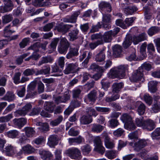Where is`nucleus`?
<instances>
[{"instance_id": "58836bf2", "label": "nucleus", "mask_w": 160, "mask_h": 160, "mask_svg": "<svg viewBox=\"0 0 160 160\" xmlns=\"http://www.w3.org/2000/svg\"><path fill=\"white\" fill-rule=\"evenodd\" d=\"M104 127L102 126L99 124H95L93 125L92 130L94 132L100 133L104 129Z\"/></svg>"}, {"instance_id": "72a5a7b5", "label": "nucleus", "mask_w": 160, "mask_h": 160, "mask_svg": "<svg viewBox=\"0 0 160 160\" xmlns=\"http://www.w3.org/2000/svg\"><path fill=\"white\" fill-rule=\"evenodd\" d=\"M113 54L115 57H118L121 54L122 51L121 47L118 45H115L113 48Z\"/></svg>"}, {"instance_id": "e2e57ef3", "label": "nucleus", "mask_w": 160, "mask_h": 160, "mask_svg": "<svg viewBox=\"0 0 160 160\" xmlns=\"http://www.w3.org/2000/svg\"><path fill=\"white\" fill-rule=\"evenodd\" d=\"M101 83L102 88L105 90H106L109 87V83L105 79H102L101 82Z\"/></svg>"}, {"instance_id": "6e6d98bb", "label": "nucleus", "mask_w": 160, "mask_h": 160, "mask_svg": "<svg viewBox=\"0 0 160 160\" xmlns=\"http://www.w3.org/2000/svg\"><path fill=\"white\" fill-rule=\"evenodd\" d=\"M50 70L49 67H47L45 69H42L37 72L36 74H46L49 73Z\"/></svg>"}, {"instance_id": "4be33fe9", "label": "nucleus", "mask_w": 160, "mask_h": 160, "mask_svg": "<svg viewBox=\"0 0 160 160\" xmlns=\"http://www.w3.org/2000/svg\"><path fill=\"white\" fill-rule=\"evenodd\" d=\"M48 144L51 147H53L58 143V139L55 135H51L48 138Z\"/></svg>"}, {"instance_id": "f8f14e48", "label": "nucleus", "mask_w": 160, "mask_h": 160, "mask_svg": "<svg viewBox=\"0 0 160 160\" xmlns=\"http://www.w3.org/2000/svg\"><path fill=\"white\" fill-rule=\"evenodd\" d=\"M70 98V95L68 93H65L62 96H58L56 98L55 101L58 104L61 102H65Z\"/></svg>"}, {"instance_id": "f3484780", "label": "nucleus", "mask_w": 160, "mask_h": 160, "mask_svg": "<svg viewBox=\"0 0 160 160\" xmlns=\"http://www.w3.org/2000/svg\"><path fill=\"white\" fill-rule=\"evenodd\" d=\"M3 2L4 6L3 8V11L2 12H6L12 9L13 5L10 0H3Z\"/></svg>"}, {"instance_id": "7c9ffc66", "label": "nucleus", "mask_w": 160, "mask_h": 160, "mask_svg": "<svg viewBox=\"0 0 160 160\" xmlns=\"http://www.w3.org/2000/svg\"><path fill=\"white\" fill-rule=\"evenodd\" d=\"M59 39L58 38H54L53 39L49 46V48L51 49V50L49 51V52L51 53L52 51H54L56 49L57 45L59 42Z\"/></svg>"}, {"instance_id": "c756f323", "label": "nucleus", "mask_w": 160, "mask_h": 160, "mask_svg": "<svg viewBox=\"0 0 160 160\" xmlns=\"http://www.w3.org/2000/svg\"><path fill=\"white\" fill-rule=\"evenodd\" d=\"M36 125L39 126L38 129L41 132L47 131L49 130V126L47 123L38 122Z\"/></svg>"}, {"instance_id": "09e8293b", "label": "nucleus", "mask_w": 160, "mask_h": 160, "mask_svg": "<svg viewBox=\"0 0 160 160\" xmlns=\"http://www.w3.org/2000/svg\"><path fill=\"white\" fill-rule=\"evenodd\" d=\"M145 106L142 103H141L138 107L137 112L139 115H143L145 111Z\"/></svg>"}, {"instance_id": "864d4df0", "label": "nucleus", "mask_w": 160, "mask_h": 160, "mask_svg": "<svg viewBox=\"0 0 160 160\" xmlns=\"http://www.w3.org/2000/svg\"><path fill=\"white\" fill-rule=\"evenodd\" d=\"M45 138L42 137H39L36 138L33 141V142L37 145L42 144L45 141Z\"/></svg>"}, {"instance_id": "c9c22d12", "label": "nucleus", "mask_w": 160, "mask_h": 160, "mask_svg": "<svg viewBox=\"0 0 160 160\" xmlns=\"http://www.w3.org/2000/svg\"><path fill=\"white\" fill-rule=\"evenodd\" d=\"M52 60L53 59L50 56L43 57L42 60L39 62L38 65L40 66L43 63L51 62Z\"/></svg>"}, {"instance_id": "4c0bfd02", "label": "nucleus", "mask_w": 160, "mask_h": 160, "mask_svg": "<svg viewBox=\"0 0 160 160\" xmlns=\"http://www.w3.org/2000/svg\"><path fill=\"white\" fill-rule=\"evenodd\" d=\"M78 33V31L76 29L70 32L68 34L69 39L70 41H73L77 38V35Z\"/></svg>"}, {"instance_id": "6e6552de", "label": "nucleus", "mask_w": 160, "mask_h": 160, "mask_svg": "<svg viewBox=\"0 0 160 160\" xmlns=\"http://www.w3.org/2000/svg\"><path fill=\"white\" fill-rule=\"evenodd\" d=\"M72 27V26L70 24H64L61 23L57 26V29L59 32L65 33L68 31L69 29Z\"/></svg>"}, {"instance_id": "8fccbe9b", "label": "nucleus", "mask_w": 160, "mask_h": 160, "mask_svg": "<svg viewBox=\"0 0 160 160\" xmlns=\"http://www.w3.org/2000/svg\"><path fill=\"white\" fill-rule=\"evenodd\" d=\"M62 117L60 116L57 119L52 121L50 123V124L52 126H57L62 121Z\"/></svg>"}, {"instance_id": "20e7f679", "label": "nucleus", "mask_w": 160, "mask_h": 160, "mask_svg": "<svg viewBox=\"0 0 160 160\" xmlns=\"http://www.w3.org/2000/svg\"><path fill=\"white\" fill-rule=\"evenodd\" d=\"M143 73L142 68H139L138 69L134 71L130 78L131 81L137 82L140 80L143 81Z\"/></svg>"}, {"instance_id": "cd10ccee", "label": "nucleus", "mask_w": 160, "mask_h": 160, "mask_svg": "<svg viewBox=\"0 0 160 160\" xmlns=\"http://www.w3.org/2000/svg\"><path fill=\"white\" fill-rule=\"evenodd\" d=\"M99 7L102 10L106 8L108 12L111 11V7L110 4L105 2H101L99 5Z\"/></svg>"}, {"instance_id": "b1692460", "label": "nucleus", "mask_w": 160, "mask_h": 160, "mask_svg": "<svg viewBox=\"0 0 160 160\" xmlns=\"http://www.w3.org/2000/svg\"><path fill=\"white\" fill-rule=\"evenodd\" d=\"M78 54V49L77 48H72L70 49L69 52L66 55V57L67 59H70L73 57L77 56Z\"/></svg>"}, {"instance_id": "9b49d317", "label": "nucleus", "mask_w": 160, "mask_h": 160, "mask_svg": "<svg viewBox=\"0 0 160 160\" xmlns=\"http://www.w3.org/2000/svg\"><path fill=\"white\" fill-rule=\"evenodd\" d=\"M132 38V41L134 44H137L139 42L146 39V34L145 33H142L138 36H134Z\"/></svg>"}, {"instance_id": "0e129e2a", "label": "nucleus", "mask_w": 160, "mask_h": 160, "mask_svg": "<svg viewBox=\"0 0 160 160\" xmlns=\"http://www.w3.org/2000/svg\"><path fill=\"white\" fill-rule=\"evenodd\" d=\"M12 27L13 26H11L10 25H8L4 29V33L8 34H10L15 32V31L12 29Z\"/></svg>"}, {"instance_id": "2eb2a0df", "label": "nucleus", "mask_w": 160, "mask_h": 160, "mask_svg": "<svg viewBox=\"0 0 160 160\" xmlns=\"http://www.w3.org/2000/svg\"><path fill=\"white\" fill-rule=\"evenodd\" d=\"M112 37L111 30L106 32L103 35H102V38H101V40L100 41H102V43L104 42H110L112 40Z\"/></svg>"}, {"instance_id": "f704fd0d", "label": "nucleus", "mask_w": 160, "mask_h": 160, "mask_svg": "<svg viewBox=\"0 0 160 160\" xmlns=\"http://www.w3.org/2000/svg\"><path fill=\"white\" fill-rule=\"evenodd\" d=\"M89 69L92 70L93 71H96L100 72H104V69L102 67H99L98 65L95 63L92 64L90 67Z\"/></svg>"}, {"instance_id": "a19ab883", "label": "nucleus", "mask_w": 160, "mask_h": 160, "mask_svg": "<svg viewBox=\"0 0 160 160\" xmlns=\"http://www.w3.org/2000/svg\"><path fill=\"white\" fill-rule=\"evenodd\" d=\"M14 94L12 92H8L4 97V99L9 102H11L15 99Z\"/></svg>"}, {"instance_id": "a18cd8bd", "label": "nucleus", "mask_w": 160, "mask_h": 160, "mask_svg": "<svg viewBox=\"0 0 160 160\" xmlns=\"http://www.w3.org/2000/svg\"><path fill=\"white\" fill-rule=\"evenodd\" d=\"M125 128L128 130H133L136 128V127L132 122V120L128 123H126L124 125Z\"/></svg>"}, {"instance_id": "5fc2aeb1", "label": "nucleus", "mask_w": 160, "mask_h": 160, "mask_svg": "<svg viewBox=\"0 0 160 160\" xmlns=\"http://www.w3.org/2000/svg\"><path fill=\"white\" fill-rule=\"evenodd\" d=\"M13 117L12 114H9L5 117H3L0 118V122H8Z\"/></svg>"}, {"instance_id": "79ce46f5", "label": "nucleus", "mask_w": 160, "mask_h": 160, "mask_svg": "<svg viewBox=\"0 0 160 160\" xmlns=\"http://www.w3.org/2000/svg\"><path fill=\"white\" fill-rule=\"evenodd\" d=\"M19 132L17 130H10L7 133L8 137L11 138H15L19 134Z\"/></svg>"}, {"instance_id": "473e14b6", "label": "nucleus", "mask_w": 160, "mask_h": 160, "mask_svg": "<svg viewBox=\"0 0 160 160\" xmlns=\"http://www.w3.org/2000/svg\"><path fill=\"white\" fill-rule=\"evenodd\" d=\"M44 109L50 112H52L54 109L53 103L51 102H45L44 104Z\"/></svg>"}, {"instance_id": "de8ad7c7", "label": "nucleus", "mask_w": 160, "mask_h": 160, "mask_svg": "<svg viewBox=\"0 0 160 160\" xmlns=\"http://www.w3.org/2000/svg\"><path fill=\"white\" fill-rule=\"evenodd\" d=\"M160 110V103L159 102H154V104L152 108V111L153 112L157 113Z\"/></svg>"}, {"instance_id": "37998d69", "label": "nucleus", "mask_w": 160, "mask_h": 160, "mask_svg": "<svg viewBox=\"0 0 160 160\" xmlns=\"http://www.w3.org/2000/svg\"><path fill=\"white\" fill-rule=\"evenodd\" d=\"M152 137L153 139L160 138V128H157L151 134Z\"/></svg>"}, {"instance_id": "e433bc0d", "label": "nucleus", "mask_w": 160, "mask_h": 160, "mask_svg": "<svg viewBox=\"0 0 160 160\" xmlns=\"http://www.w3.org/2000/svg\"><path fill=\"white\" fill-rule=\"evenodd\" d=\"M123 86V84L122 83H114L112 85L113 92L118 93Z\"/></svg>"}, {"instance_id": "338daca9", "label": "nucleus", "mask_w": 160, "mask_h": 160, "mask_svg": "<svg viewBox=\"0 0 160 160\" xmlns=\"http://www.w3.org/2000/svg\"><path fill=\"white\" fill-rule=\"evenodd\" d=\"M25 92V88L23 86H21L20 87V89L18 90L17 93L18 96L21 97H23Z\"/></svg>"}, {"instance_id": "ea45409f", "label": "nucleus", "mask_w": 160, "mask_h": 160, "mask_svg": "<svg viewBox=\"0 0 160 160\" xmlns=\"http://www.w3.org/2000/svg\"><path fill=\"white\" fill-rule=\"evenodd\" d=\"M121 120L126 124V123H128L131 122L132 119V118L128 114H123L121 117Z\"/></svg>"}, {"instance_id": "a211bd4d", "label": "nucleus", "mask_w": 160, "mask_h": 160, "mask_svg": "<svg viewBox=\"0 0 160 160\" xmlns=\"http://www.w3.org/2000/svg\"><path fill=\"white\" fill-rule=\"evenodd\" d=\"M87 102H90V104H93L95 102L97 98V93L95 91H92L87 96Z\"/></svg>"}, {"instance_id": "603ef678", "label": "nucleus", "mask_w": 160, "mask_h": 160, "mask_svg": "<svg viewBox=\"0 0 160 160\" xmlns=\"http://www.w3.org/2000/svg\"><path fill=\"white\" fill-rule=\"evenodd\" d=\"M143 97L144 100L147 104L150 105L152 103V99L148 94H145Z\"/></svg>"}, {"instance_id": "412c9836", "label": "nucleus", "mask_w": 160, "mask_h": 160, "mask_svg": "<svg viewBox=\"0 0 160 160\" xmlns=\"http://www.w3.org/2000/svg\"><path fill=\"white\" fill-rule=\"evenodd\" d=\"M39 154L41 158L44 160H49L52 156L50 152L44 150L40 151Z\"/></svg>"}, {"instance_id": "bf43d9fd", "label": "nucleus", "mask_w": 160, "mask_h": 160, "mask_svg": "<svg viewBox=\"0 0 160 160\" xmlns=\"http://www.w3.org/2000/svg\"><path fill=\"white\" fill-rule=\"evenodd\" d=\"M3 22L4 23H7L10 22L12 19L11 15H8L3 16L2 18Z\"/></svg>"}, {"instance_id": "39448f33", "label": "nucleus", "mask_w": 160, "mask_h": 160, "mask_svg": "<svg viewBox=\"0 0 160 160\" xmlns=\"http://www.w3.org/2000/svg\"><path fill=\"white\" fill-rule=\"evenodd\" d=\"M32 108V106L30 103L26 104L22 108L17 110L14 112L15 117H19L20 116L25 115Z\"/></svg>"}, {"instance_id": "3c124183", "label": "nucleus", "mask_w": 160, "mask_h": 160, "mask_svg": "<svg viewBox=\"0 0 160 160\" xmlns=\"http://www.w3.org/2000/svg\"><path fill=\"white\" fill-rule=\"evenodd\" d=\"M159 29L158 27H152L150 28L148 31V33L150 36H152L154 34L158 32Z\"/></svg>"}, {"instance_id": "a878e982", "label": "nucleus", "mask_w": 160, "mask_h": 160, "mask_svg": "<svg viewBox=\"0 0 160 160\" xmlns=\"http://www.w3.org/2000/svg\"><path fill=\"white\" fill-rule=\"evenodd\" d=\"M132 41V38L131 36L127 35L123 42V46L124 48H127L130 46Z\"/></svg>"}, {"instance_id": "c03bdc74", "label": "nucleus", "mask_w": 160, "mask_h": 160, "mask_svg": "<svg viewBox=\"0 0 160 160\" xmlns=\"http://www.w3.org/2000/svg\"><path fill=\"white\" fill-rule=\"evenodd\" d=\"M81 150L83 154L87 155L91 151V148L90 146L86 145L82 147Z\"/></svg>"}, {"instance_id": "4d7b16f0", "label": "nucleus", "mask_w": 160, "mask_h": 160, "mask_svg": "<svg viewBox=\"0 0 160 160\" xmlns=\"http://www.w3.org/2000/svg\"><path fill=\"white\" fill-rule=\"evenodd\" d=\"M135 19V18L131 17L130 18H126L125 20V22L126 26V28L128 27L131 26L134 22V20Z\"/></svg>"}, {"instance_id": "dca6fc26", "label": "nucleus", "mask_w": 160, "mask_h": 160, "mask_svg": "<svg viewBox=\"0 0 160 160\" xmlns=\"http://www.w3.org/2000/svg\"><path fill=\"white\" fill-rule=\"evenodd\" d=\"M21 151L24 153L31 154L35 152V149L30 145L28 144L22 148Z\"/></svg>"}, {"instance_id": "7ed1b4c3", "label": "nucleus", "mask_w": 160, "mask_h": 160, "mask_svg": "<svg viewBox=\"0 0 160 160\" xmlns=\"http://www.w3.org/2000/svg\"><path fill=\"white\" fill-rule=\"evenodd\" d=\"M65 153L72 159H76L80 158V152L77 148L69 149L66 151Z\"/></svg>"}, {"instance_id": "680f3d73", "label": "nucleus", "mask_w": 160, "mask_h": 160, "mask_svg": "<svg viewBox=\"0 0 160 160\" xmlns=\"http://www.w3.org/2000/svg\"><path fill=\"white\" fill-rule=\"evenodd\" d=\"M109 126L112 128H114L119 125V122L118 120L115 119H112L109 121Z\"/></svg>"}, {"instance_id": "69168bd1", "label": "nucleus", "mask_w": 160, "mask_h": 160, "mask_svg": "<svg viewBox=\"0 0 160 160\" xmlns=\"http://www.w3.org/2000/svg\"><path fill=\"white\" fill-rule=\"evenodd\" d=\"M146 44L144 43L140 47V51L143 57H145L146 55Z\"/></svg>"}, {"instance_id": "49530a36", "label": "nucleus", "mask_w": 160, "mask_h": 160, "mask_svg": "<svg viewBox=\"0 0 160 160\" xmlns=\"http://www.w3.org/2000/svg\"><path fill=\"white\" fill-rule=\"evenodd\" d=\"M135 123L137 126L139 127H141L143 128L144 124H145V121L143 118H137L135 119Z\"/></svg>"}, {"instance_id": "774afa93", "label": "nucleus", "mask_w": 160, "mask_h": 160, "mask_svg": "<svg viewBox=\"0 0 160 160\" xmlns=\"http://www.w3.org/2000/svg\"><path fill=\"white\" fill-rule=\"evenodd\" d=\"M124 131L122 129L119 128L115 131L113 133L114 136L118 137L121 136L124 132Z\"/></svg>"}, {"instance_id": "f257e3e1", "label": "nucleus", "mask_w": 160, "mask_h": 160, "mask_svg": "<svg viewBox=\"0 0 160 160\" xmlns=\"http://www.w3.org/2000/svg\"><path fill=\"white\" fill-rule=\"evenodd\" d=\"M128 65H120L111 69L109 76L111 78H122L125 76V72L128 70Z\"/></svg>"}, {"instance_id": "ddd939ff", "label": "nucleus", "mask_w": 160, "mask_h": 160, "mask_svg": "<svg viewBox=\"0 0 160 160\" xmlns=\"http://www.w3.org/2000/svg\"><path fill=\"white\" fill-rule=\"evenodd\" d=\"M14 125L17 127L21 128L26 123V120L23 118L14 119L13 120Z\"/></svg>"}, {"instance_id": "2f4dec72", "label": "nucleus", "mask_w": 160, "mask_h": 160, "mask_svg": "<svg viewBox=\"0 0 160 160\" xmlns=\"http://www.w3.org/2000/svg\"><path fill=\"white\" fill-rule=\"evenodd\" d=\"M118 154L117 151L114 150L109 151L106 152L105 155L109 159H112L115 158Z\"/></svg>"}, {"instance_id": "f03ea898", "label": "nucleus", "mask_w": 160, "mask_h": 160, "mask_svg": "<svg viewBox=\"0 0 160 160\" xmlns=\"http://www.w3.org/2000/svg\"><path fill=\"white\" fill-rule=\"evenodd\" d=\"M94 142L95 146L94 150L101 154H103L105 152V149L102 146V142L100 137H95L94 139Z\"/></svg>"}, {"instance_id": "0eeeda50", "label": "nucleus", "mask_w": 160, "mask_h": 160, "mask_svg": "<svg viewBox=\"0 0 160 160\" xmlns=\"http://www.w3.org/2000/svg\"><path fill=\"white\" fill-rule=\"evenodd\" d=\"M102 135L105 138V144L107 148L111 149L114 147L115 144L114 141H110V138L106 132L104 131L102 133Z\"/></svg>"}, {"instance_id": "c85d7f7f", "label": "nucleus", "mask_w": 160, "mask_h": 160, "mask_svg": "<svg viewBox=\"0 0 160 160\" xmlns=\"http://www.w3.org/2000/svg\"><path fill=\"white\" fill-rule=\"evenodd\" d=\"M105 58V56L104 50H102L96 55L95 60L97 62H101L104 60Z\"/></svg>"}, {"instance_id": "423d86ee", "label": "nucleus", "mask_w": 160, "mask_h": 160, "mask_svg": "<svg viewBox=\"0 0 160 160\" xmlns=\"http://www.w3.org/2000/svg\"><path fill=\"white\" fill-rule=\"evenodd\" d=\"M60 45L58 47V51L61 54H65L69 46V44L67 40L65 38H61L60 42Z\"/></svg>"}, {"instance_id": "aec40b11", "label": "nucleus", "mask_w": 160, "mask_h": 160, "mask_svg": "<svg viewBox=\"0 0 160 160\" xmlns=\"http://www.w3.org/2000/svg\"><path fill=\"white\" fill-rule=\"evenodd\" d=\"M155 128L154 123L153 121L151 120L146 121L144 124L143 128L148 131L152 130Z\"/></svg>"}, {"instance_id": "13d9d810", "label": "nucleus", "mask_w": 160, "mask_h": 160, "mask_svg": "<svg viewBox=\"0 0 160 160\" xmlns=\"http://www.w3.org/2000/svg\"><path fill=\"white\" fill-rule=\"evenodd\" d=\"M21 73L20 72L16 73L13 78L14 83L16 84H18L21 82L20 80V76Z\"/></svg>"}, {"instance_id": "393cba45", "label": "nucleus", "mask_w": 160, "mask_h": 160, "mask_svg": "<svg viewBox=\"0 0 160 160\" xmlns=\"http://www.w3.org/2000/svg\"><path fill=\"white\" fill-rule=\"evenodd\" d=\"M92 119L90 116L84 115L80 119V123L82 124H88L92 122Z\"/></svg>"}, {"instance_id": "052dcab7", "label": "nucleus", "mask_w": 160, "mask_h": 160, "mask_svg": "<svg viewBox=\"0 0 160 160\" xmlns=\"http://www.w3.org/2000/svg\"><path fill=\"white\" fill-rule=\"evenodd\" d=\"M35 73V71L33 68H28L25 70L23 72V74L26 76L32 75Z\"/></svg>"}, {"instance_id": "4468645a", "label": "nucleus", "mask_w": 160, "mask_h": 160, "mask_svg": "<svg viewBox=\"0 0 160 160\" xmlns=\"http://www.w3.org/2000/svg\"><path fill=\"white\" fill-rule=\"evenodd\" d=\"M147 144L146 141L144 139L139 140L134 144V149L137 151H139L141 149L145 147Z\"/></svg>"}, {"instance_id": "9d476101", "label": "nucleus", "mask_w": 160, "mask_h": 160, "mask_svg": "<svg viewBox=\"0 0 160 160\" xmlns=\"http://www.w3.org/2000/svg\"><path fill=\"white\" fill-rule=\"evenodd\" d=\"M16 149L15 147L10 145H8L6 147L2 150V152H5L8 156H10L16 152Z\"/></svg>"}, {"instance_id": "1a4fd4ad", "label": "nucleus", "mask_w": 160, "mask_h": 160, "mask_svg": "<svg viewBox=\"0 0 160 160\" xmlns=\"http://www.w3.org/2000/svg\"><path fill=\"white\" fill-rule=\"evenodd\" d=\"M79 12H74L70 17H66L63 19V21L65 22L75 23L76 21L77 17L80 14Z\"/></svg>"}, {"instance_id": "6ab92c4d", "label": "nucleus", "mask_w": 160, "mask_h": 160, "mask_svg": "<svg viewBox=\"0 0 160 160\" xmlns=\"http://www.w3.org/2000/svg\"><path fill=\"white\" fill-rule=\"evenodd\" d=\"M77 68V66L74 64H69L64 70V72L65 74H68L70 73L76 71Z\"/></svg>"}, {"instance_id": "bb28decb", "label": "nucleus", "mask_w": 160, "mask_h": 160, "mask_svg": "<svg viewBox=\"0 0 160 160\" xmlns=\"http://www.w3.org/2000/svg\"><path fill=\"white\" fill-rule=\"evenodd\" d=\"M157 84V82L154 81H151L148 83V89L151 92L153 93L156 92Z\"/></svg>"}, {"instance_id": "5701e85b", "label": "nucleus", "mask_w": 160, "mask_h": 160, "mask_svg": "<svg viewBox=\"0 0 160 160\" xmlns=\"http://www.w3.org/2000/svg\"><path fill=\"white\" fill-rule=\"evenodd\" d=\"M23 131L25 132V135L28 138H31L34 135L35 131L33 128L29 127H26L23 130Z\"/></svg>"}]
</instances>
